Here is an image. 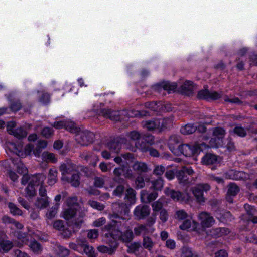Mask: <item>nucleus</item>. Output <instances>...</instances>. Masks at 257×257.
Listing matches in <instances>:
<instances>
[{"instance_id": "46", "label": "nucleus", "mask_w": 257, "mask_h": 257, "mask_svg": "<svg viewBox=\"0 0 257 257\" xmlns=\"http://www.w3.org/2000/svg\"><path fill=\"white\" fill-rule=\"evenodd\" d=\"M156 219V213H153L152 214L151 216L149 217L146 223L145 224V226H147V228H150L149 230H151V232L153 231V229L152 228V226L154 225V224L155 223Z\"/></svg>"}, {"instance_id": "14", "label": "nucleus", "mask_w": 257, "mask_h": 257, "mask_svg": "<svg viewBox=\"0 0 257 257\" xmlns=\"http://www.w3.org/2000/svg\"><path fill=\"white\" fill-rule=\"evenodd\" d=\"M164 192L168 197H170L174 201H182L185 198L183 193L168 187L165 188Z\"/></svg>"}, {"instance_id": "26", "label": "nucleus", "mask_w": 257, "mask_h": 257, "mask_svg": "<svg viewBox=\"0 0 257 257\" xmlns=\"http://www.w3.org/2000/svg\"><path fill=\"white\" fill-rule=\"evenodd\" d=\"M55 250L59 257H67L70 253L69 249L60 245H56Z\"/></svg>"}, {"instance_id": "17", "label": "nucleus", "mask_w": 257, "mask_h": 257, "mask_svg": "<svg viewBox=\"0 0 257 257\" xmlns=\"http://www.w3.org/2000/svg\"><path fill=\"white\" fill-rule=\"evenodd\" d=\"M125 196L124 198L125 204L124 206H125L126 204L131 205L134 204L136 201V191L132 188H127L125 191Z\"/></svg>"}, {"instance_id": "33", "label": "nucleus", "mask_w": 257, "mask_h": 257, "mask_svg": "<svg viewBox=\"0 0 257 257\" xmlns=\"http://www.w3.org/2000/svg\"><path fill=\"white\" fill-rule=\"evenodd\" d=\"M108 148L112 151L118 153L121 149V145L116 138L108 144Z\"/></svg>"}, {"instance_id": "19", "label": "nucleus", "mask_w": 257, "mask_h": 257, "mask_svg": "<svg viewBox=\"0 0 257 257\" xmlns=\"http://www.w3.org/2000/svg\"><path fill=\"white\" fill-rule=\"evenodd\" d=\"M46 178L45 175L42 173L36 174L31 176V181L29 182L34 186L43 185L45 180Z\"/></svg>"}, {"instance_id": "41", "label": "nucleus", "mask_w": 257, "mask_h": 257, "mask_svg": "<svg viewBox=\"0 0 257 257\" xmlns=\"http://www.w3.org/2000/svg\"><path fill=\"white\" fill-rule=\"evenodd\" d=\"M29 247L31 250L36 254H40L42 250V247L41 244L36 241L31 242L29 245Z\"/></svg>"}, {"instance_id": "56", "label": "nucleus", "mask_w": 257, "mask_h": 257, "mask_svg": "<svg viewBox=\"0 0 257 257\" xmlns=\"http://www.w3.org/2000/svg\"><path fill=\"white\" fill-rule=\"evenodd\" d=\"M8 206L10 209L11 212L14 215H20L22 214V211L18 208L14 203H9L8 204Z\"/></svg>"}, {"instance_id": "45", "label": "nucleus", "mask_w": 257, "mask_h": 257, "mask_svg": "<svg viewBox=\"0 0 257 257\" xmlns=\"http://www.w3.org/2000/svg\"><path fill=\"white\" fill-rule=\"evenodd\" d=\"M77 197H69L66 201L67 205L69 208L77 209L79 207V204L77 202Z\"/></svg>"}, {"instance_id": "42", "label": "nucleus", "mask_w": 257, "mask_h": 257, "mask_svg": "<svg viewBox=\"0 0 257 257\" xmlns=\"http://www.w3.org/2000/svg\"><path fill=\"white\" fill-rule=\"evenodd\" d=\"M126 136L130 141H135V142L139 141L141 138V134L137 131L128 132Z\"/></svg>"}, {"instance_id": "15", "label": "nucleus", "mask_w": 257, "mask_h": 257, "mask_svg": "<svg viewBox=\"0 0 257 257\" xmlns=\"http://www.w3.org/2000/svg\"><path fill=\"white\" fill-rule=\"evenodd\" d=\"M100 113L106 118H108L111 120L119 121L120 116L119 111L112 110L109 109H102L100 110Z\"/></svg>"}, {"instance_id": "3", "label": "nucleus", "mask_w": 257, "mask_h": 257, "mask_svg": "<svg viewBox=\"0 0 257 257\" xmlns=\"http://www.w3.org/2000/svg\"><path fill=\"white\" fill-rule=\"evenodd\" d=\"M211 187L208 183L198 184L191 188V191L197 201L200 203L205 201L204 193L210 190Z\"/></svg>"}, {"instance_id": "64", "label": "nucleus", "mask_w": 257, "mask_h": 257, "mask_svg": "<svg viewBox=\"0 0 257 257\" xmlns=\"http://www.w3.org/2000/svg\"><path fill=\"white\" fill-rule=\"evenodd\" d=\"M246 129L253 134H257V120L252 121Z\"/></svg>"}, {"instance_id": "6", "label": "nucleus", "mask_w": 257, "mask_h": 257, "mask_svg": "<svg viewBox=\"0 0 257 257\" xmlns=\"http://www.w3.org/2000/svg\"><path fill=\"white\" fill-rule=\"evenodd\" d=\"M94 139L93 133L88 131H79L76 135V141L82 146H87L92 143Z\"/></svg>"}, {"instance_id": "5", "label": "nucleus", "mask_w": 257, "mask_h": 257, "mask_svg": "<svg viewBox=\"0 0 257 257\" xmlns=\"http://www.w3.org/2000/svg\"><path fill=\"white\" fill-rule=\"evenodd\" d=\"M154 137L152 135H148L135 142L133 147H131V151L136 152L137 149L141 150L143 152H147L149 146L154 143Z\"/></svg>"}, {"instance_id": "9", "label": "nucleus", "mask_w": 257, "mask_h": 257, "mask_svg": "<svg viewBox=\"0 0 257 257\" xmlns=\"http://www.w3.org/2000/svg\"><path fill=\"white\" fill-rule=\"evenodd\" d=\"M225 177L229 179L245 181L249 179V175L243 171L229 170L225 173Z\"/></svg>"}, {"instance_id": "63", "label": "nucleus", "mask_w": 257, "mask_h": 257, "mask_svg": "<svg viewBox=\"0 0 257 257\" xmlns=\"http://www.w3.org/2000/svg\"><path fill=\"white\" fill-rule=\"evenodd\" d=\"M194 253L189 248L183 247L182 251L181 257H193Z\"/></svg>"}, {"instance_id": "28", "label": "nucleus", "mask_w": 257, "mask_h": 257, "mask_svg": "<svg viewBox=\"0 0 257 257\" xmlns=\"http://www.w3.org/2000/svg\"><path fill=\"white\" fill-rule=\"evenodd\" d=\"M48 197H38L35 203V205L38 208L44 209L49 206V201Z\"/></svg>"}, {"instance_id": "58", "label": "nucleus", "mask_w": 257, "mask_h": 257, "mask_svg": "<svg viewBox=\"0 0 257 257\" xmlns=\"http://www.w3.org/2000/svg\"><path fill=\"white\" fill-rule=\"evenodd\" d=\"M245 240L247 242L257 243V236L253 232L248 233L245 236Z\"/></svg>"}, {"instance_id": "54", "label": "nucleus", "mask_w": 257, "mask_h": 257, "mask_svg": "<svg viewBox=\"0 0 257 257\" xmlns=\"http://www.w3.org/2000/svg\"><path fill=\"white\" fill-rule=\"evenodd\" d=\"M25 191L27 195L30 197H34L36 195V191L35 186L29 183L28 186L26 188Z\"/></svg>"}, {"instance_id": "47", "label": "nucleus", "mask_w": 257, "mask_h": 257, "mask_svg": "<svg viewBox=\"0 0 257 257\" xmlns=\"http://www.w3.org/2000/svg\"><path fill=\"white\" fill-rule=\"evenodd\" d=\"M172 125V121L169 118L160 119L159 131L169 128Z\"/></svg>"}, {"instance_id": "62", "label": "nucleus", "mask_w": 257, "mask_h": 257, "mask_svg": "<svg viewBox=\"0 0 257 257\" xmlns=\"http://www.w3.org/2000/svg\"><path fill=\"white\" fill-rule=\"evenodd\" d=\"M192 220L190 219H185L182 224L180 225L179 228L181 230H187L190 228L192 225Z\"/></svg>"}, {"instance_id": "11", "label": "nucleus", "mask_w": 257, "mask_h": 257, "mask_svg": "<svg viewBox=\"0 0 257 257\" xmlns=\"http://www.w3.org/2000/svg\"><path fill=\"white\" fill-rule=\"evenodd\" d=\"M181 143V139L177 135L171 136L168 140V146L171 152L176 155H178V149Z\"/></svg>"}, {"instance_id": "35", "label": "nucleus", "mask_w": 257, "mask_h": 257, "mask_svg": "<svg viewBox=\"0 0 257 257\" xmlns=\"http://www.w3.org/2000/svg\"><path fill=\"white\" fill-rule=\"evenodd\" d=\"M143 246L145 248L150 251L153 248L155 242L148 236H144L143 240Z\"/></svg>"}, {"instance_id": "36", "label": "nucleus", "mask_w": 257, "mask_h": 257, "mask_svg": "<svg viewBox=\"0 0 257 257\" xmlns=\"http://www.w3.org/2000/svg\"><path fill=\"white\" fill-rule=\"evenodd\" d=\"M227 194L235 196L239 191V187L234 183H229L228 186Z\"/></svg>"}, {"instance_id": "4", "label": "nucleus", "mask_w": 257, "mask_h": 257, "mask_svg": "<svg viewBox=\"0 0 257 257\" xmlns=\"http://www.w3.org/2000/svg\"><path fill=\"white\" fill-rule=\"evenodd\" d=\"M76 170V166L71 160H65L59 166V170L61 173V180L64 181H69L68 174L72 173Z\"/></svg>"}, {"instance_id": "23", "label": "nucleus", "mask_w": 257, "mask_h": 257, "mask_svg": "<svg viewBox=\"0 0 257 257\" xmlns=\"http://www.w3.org/2000/svg\"><path fill=\"white\" fill-rule=\"evenodd\" d=\"M160 119H154L143 122V126L148 131H153L155 129L159 130Z\"/></svg>"}, {"instance_id": "7", "label": "nucleus", "mask_w": 257, "mask_h": 257, "mask_svg": "<svg viewBox=\"0 0 257 257\" xmlns=\"http://www.w3.org/2000/svg\"><path fill=\"white\" fill-rule=\"evenodd\" d=\"M193 173L191 168L183 167L181 170L176 171L175 175L180 184H187L190 182L189 176Z\"/></svg>"}, {"instance_id": "60", "label": "nucleus", "mask_w": 257, "mask_h": 257, "mask_svg": "<svg viewBox=\"0 0 257 257\" xmlns=\"http://www.w3.org/2000/svg\"><path fill=\"white\" fill-rule=\"evenodd\" d=\"M41 134L46 138H50L53 135V130L49 127H45L42 130Z\"/></svg>"}, {"instance_id": "1", "label": "nucleus", "mask_w": 257, "mask_h": 257, "mask_svg": "<svg viewBox=\"0 0 257 257\" xmlns=\"http://www.w3.org/2000/svg\"><path fill=\"white\" fill-rule=\"evenodd\" d=\"M76 208H69L64 211L63 217L67 220H72L70 222V225L72 226L74 229H79L81 224L83 223V217L85 216L84 210L79 211L77 214Z\"/></svg>"}, {"instance_id": "13", "label": "nucleus", "mask_w": 257, "mask_h": 257, "mask_svg": "<svg viewBox=\"0 0 257 257\" xmlns=\"http://www.w3.org/2000/svg\"><path fill=\"white\" fill-rule=\"evenodd\" d=\"M158 194L156 192H150L146 190H143L140 193V199L142 202L149 203L156 200Z\"/></svg>"}, {"instance_id": "31", "label": "nucleus", "mask_w": 257, "mask_h": 257, "mask_svg": "<svg viewBox=\"0 0 257 257\" xmlns=\"http://www.w3.org/2000/svg\"><path fill=\"white\" fill-rule=\"evenodd\" d=\"M42 156L43 160L48 162H50L54 163L57 161L55 155L53 153L45 151L42 153Z\"/></svg>"}, {"instance_id": "16", "label": "nucleus", "mask_w": 257, "mask_h": 257, "mask_svg": "<svg viewBox=\"0 0 257 257\" xmlns=\"http://www.w3.org/2000/svg\"><path fill=\"white\" fill-rule=\"evenodd\" d=\"M6 235L3 233H0V249L5 252H7L13 247L12 241L6 239Z\"/></svg>"}, {"instance_id": "40", "label": "nucleus", "mask_w": 257, "mask_h": 257, "mask_svg": "<svg viewBox=\"0 0 257 257\" xmlns=\"http://www.w3.org/2000/svg\"><path fill=\"white\" fill-rule=\"evenodd\" d=\"M134 231L135 235L139 236L141 234L149 233V228H147V226H145L144 225H140L134 228Z\"/></svg>"}, {"instance_id": "24", "label": "nucleus", "mask_w": 257, "mask_h": 257, "mask_svg": "<svg viewBox=\"0 0 257 257\" xmlns=\"http://www.w3.org/2000/svg\"><path fill=\"white\" fill-rule=\"evenodd\" d=\"M217 156L211 153H207L202 158V162L203 164H213L217 162Z\"/></svg>"}, {"instance_id": "21", "label": "nucleus", "mask_w": 257, "mask_h": 257, "mask_svg": "<svg viewBox=\"0 0 257 257\" xmlns=\"http://www.w3.org/2000/svg\"><path fill=\"white\" fill-rule=\"evenodd\" d=\"M121 235V231L115 228L111 232L106 233L104 237L107 240L117 242L118 240H120Z\"/></svg>"}, {"instance_id": "48", "label": "nucleus", "mask_w": 257, "mask_h": 257, "mask_svg": "<svg viewBox=\"0 0 257 257\" xmlns=\"http://www.w3.org/2000/svg\"><path fill=\"white\" fill-rule=\"evenodd\" d=\"M64 128L72 133H76L77 132V128L76 124L71 121L65 120V124Z\"/></svg>"}, {"instance_id": "10", "label": "nucleus", "mask_w": 257, "mask_h": 257, "mask_svg": "<svg viewBox=\"0 0 257 257\" xmlns=\"http://www.w3.org/2000/svg\"><path fill=\"white\" fill-rule=\"evenodd\" d=\"M133 213L136 220L144 219L150 214V209L146 205H140L135 208Z\"/></svg>"}, {"instance_id": "2", "label": "nucleus", "mask_w": 257, "mask_h": 257, "mask_svg": "<svg viewBox=\"0 0 257 257\" xmlns=\"http://www.w3.org/2000/svg\"><path fill=\"white\" fill-rule=\"evenodd\" d=\"M207 148H208V146L204 143H195L192 146L188 144H181L178 149V155L183 154L185 156L190 157L199 154Z\"/></svg>"}, {"instance_id": "30", "label": "nucleus", "mask_w": 257, "mask_h": 257, "mask_svg": "<svg viewBox=\"0 0 257 257\" xmlns=\"http://www.w3.org/2000/svg\"><path fill=\"white\" fill-rule=\"evenodd\" d=\"M159 86L161 89L167 91L168 93H170L171 91H175L177 87L175 83H171L169 82H162Z\"/></svg>"}, {"instance_id": "52", "label": "nucleus", "mask_w": 257, "mask_h": 257, "mask_svg": "<svg viewBox=\"0 0 257 257\" xmlns=\"http://www.w3.org/2000/svg\"><path fill=\"white\" fill-rule=\"evenodd\" d=\"M225 134V131L220 127H217L214 128L213 135L214 136L217 137L218 139H222L224 137Z\"/></svg>"}, {"instance_id": "57", "label": "nucleus", "mask_w": 257, "mask_h": 257, "mask_svg": "<svg viewBox=\"0 0 257 257\" xmlns=\"http://www.w3.org/2000/svg\"><path fill=\"white\" fill-rule=\"evenodd\" d=\"M187 216V214L183 210H178L175 214V218L178 220H184Z\"/></svg>"}, {"instance_id": "34", "label": "nucleus", "mask_w": 257, "mask_h": 257, "mask_svg": "<svg viewBox=\"0 0 257 257\" xmlns=\"http://www.w3.org/2000/svg\"><path fill=\"white\" fill-rule=\"evenodd\" d=\"M12 135L20 139L25 138L27 135V132L23 127L20 126L16 128Z\"/></svg>"}, {"instance_id": "50", "label": "nucleus", "mask_w": 257, "mask_h": 257, "mask_svg": "<svg viewBox=\"0 0 257 257\" xmlns=\"http://www.w3.org/2000/svg\"><path fill=\"white\" fill-rule=\"evenodd\" d=\"M83 249V252L85 253L88 257H96L95 251L92 246L87 244L86 246H85Z\"/></svg>"}, {"instance_id": "25", "label": "nucleus", "mask_w": 257, "mask_h": 257, "mask_svg": "<svg viewBox=\"0 0 257 257\" xmlns=\"http://www.w3.org/2000/svg\"><path fill=\"white\" fill-rule=\"evenodd\" d=\"M134 235L131 229H127L123 232H121L120 240L124 243H130L133 240Z\"/></svg>"}, {"instance_id": "55", "label": "nucleus", "mask_w": 257, "mask_h": 257, "mask_svg": "<svg viewBox=\"0 0 257 257\" xmlns=\"http://www.w3.org/2000/svg\"><path fill=\"white\" fill-rule=\"evenodd\" d=\"M165 171V168L162 165H155L153 171L154 174L157 176H161Z\"/></svg>"}, {"instance_id": "22", "label": "nucleus", "mask_w": 257, "mask_h": 257, "mask_svg": "<svg viewBox=\"0 0 257 257\" xmlns=\"http://www.w3.org/2000/svg\"><path fill=\"white\" fill-rule=\"evenodd\" d=\"M194 89L192 82L186 81L181 86V91L183 94L187 96L192 95Z\"/></svg>"}, {"instance_id": "32", "label": "nucleus", "mask_w": 257, "mask_h": 257, "mask_svg": "<svg viewBox=\"0 0 257 257\" xmlns=\"http://www.w3.org/2000/svg\"><path fill=\"white\" fill-rule=\"evenodd\" d=\"M58 172L56 169H50L48 175V183L50 185H54L57 181Z\"/></svg>"}, {"instance_id": "12", "label": "nucleus", "mask_w": 257, "mask_h": 257, "mask_svg": "<svg viewBox=\"0 0 257 257\" xmlns=\"http://www.w3.org/2000/svg\"><path fill=\"white\" fill-rule=\"evenodd\" d=\"M200 224L203 228H208L214 223V219L210 214L205 211L201 212L198 215Z\"/></svg>"}, {"instance_id": "20", "label": "nucleus", "mask_w": 257, "mask_h": 257, "mask_svg": "<svg viewBox=\"0 0 257 257\" xmlns=\"http://www.w3.org/2000/svg\"><path fill=\"white\" fill-rule=\"evenodd\" d=\"M80 157L93 167L95 166L97 162L99 160L98 157L93 153H82L80 155Z\"/></svg>"}, {"instance_id": "39", "label": "nucleus", "mask_w": 257, "mask_h": 257, "mask_svg": "<svg viewBox=\"0 0 257 257\" xmlns=\"http://www.w3.org/2000/svg\"><path fill=\"white\" fill-rule=\"evenodd\" d=\"M118 143L121 145V147L123 145L124 147L131 151V147H133L130 143V140L124 137H119L116 138Z\"/></svg>"}, {"instance_id": "51", "label": "nucleus", "mask_w": 257, "mask_h": 257, "mask_svg": "<svg viewBox=\"0 0 257 257\" xmlns=\"http://www.w3.org/2000/svg\"><path fill=\"white\" fill-rule=\"evenodd\" d=\"M232 132L240 137H244L247 134L245 130L241 126H235L232 130Z\"/></svg>"}, {"instance_id": "27", "label": "nucleus", "mask_w": 257, "mask_h": 257, "mask_svg": "<svg viewBox=\"0 0 257 257\" xmlns=\"http://www.w3.org/2000/svg\"><path fill=\"white\" fill-rule=\"evenodd\" d=\"M227 232V230L225 228H212L209 231L208 233L212 237H217L226 234Z\"/></svg>"}, {"instance_id": "38", "label": "nucleus", "mask_w": 257, "mask_h": 257, "mask_svg": "<svg viewBox=\"0 0 257 257\" xmlns=\"http://www.w3.org/2000/svg\"><path fill=\"white\" fill-rule=\"evenodd\" d=\"M124 186L123 184H118L113 190L112 194L116 197H121L124 195Z\"/></svg>"}, {"instance_id": "29", "label": "nucleus", "mask_w": 257, "mask_h": 257, "mask_svg": "<svg viewBox=\"0 0 257 257\" xmlns=\"http://www.w3.org/2000/svg\"><path fill=\"white\" fill-rule=\"evenodd\" d=\"M196 130V126L193 124H187L180 129V132L184 135H189L193 133Z\"/></svg>"}, {"instance_id": "44", "label": "nucleus", "mask_w": 257, "mask_h": 257, "mask_svg": "<svg viewBox=\"0 0 257 257\" xmlns=\"http://www.w3.org/2000/svg\"><path fill=\"white\" fill-rule=\"evenodd\" d=\"M128 115L131 117H142L148 115L149 113L146 110H132L128 112Z\"/></svg>"}, {"instance_id": "49", "label": "nucleus", "mask_w": 257, "mask_h": 257, "mask_svg": "<svg viewBox=\"0 0 257 257\" xmlns=\"http://www.w3.org/2000/svg\"><path fill=\"white\" fill-rule=\"evenodd\" d=\"M59 206V204L58 203H56L54 206L52 207L48 211V212L46 214V217L48 219H51L55 217L57 214Z\"/></svg>"}, {"instance_id": "53", "label": "nucleus", "mask_w": 257, "mask_h": 257, "mask_svg": "<svg viewBox=\"0 0 257 257\" xmlns=\"http://www.w3.org/2000/svg\"><path fill=\"white\" fill-rule=\"evenodd\" d=\"M141 247V244L139 242H135L128 246L127 252L130 253H133L138 251Z\"/></svg>"}, {"instance_id": "61", "label": "nucleus", "mask_w": 257, "mask_h": 257, "mask_svg": "<svg viewBox=\"0 0 257 257\" xmlns=\"http://www.w3.org/2000/svg\"><path fill=\"white\" fill-rule=\"evenodd\" d=\"M18 239L20 240L24 243H27L29 240V236L25 233L19 231L17 235Z\"/></svg>"}, {"instance_id": "43", "label": "nucleus", "mask_w": 257, "mask_h": 257, "mask_svg": "<svg viewBox=\"0 0 257 257\" xmlns=\"http://www.w3.org/2000/svg\"><path fill=\"white\" fill-rule=\"evenodd\" d=\"M68 182H70L72 186L78 187L80 184L79 173L78 172L73 173L71 178H69V181Z\"/></svg>"}, {"instance_id": "37", "label": "nucleus", "mask_w": 257, "mask_h": 257, "mask_svg": "<svg viewBox=\"0 0 257 257\" xmlns=\"http://www.w3.org/2000/svg\"><path fill=\"white\" fill-rule=\"evenodd\" d=\"M152 187L155 190H161L163 187L164 180L162 177H158L157 179L151 181Z\"/></svg>"}, {"instance_id": "59", "label": "nucleus", "mask_w": 257, "mask_h": 257, "mask_svg": "<svg viewBox=\"0 0 257 257\" xmlns=\"http://www.w3.org/2000/svg\"><path fill=\"white\" fill-rule=\"evenodd\" d=\"M197 98L205 100L209 99V91L206 89L199 91L197 94Z\"/></svg>"}, {"instance_id": "18", "label": "nucleus", "mask_w": 257, "mask_h": 257, "mask_svg": "<svg viewBox=\"0 0 257 257\" xmlns=\"http://www.w3.org/2000/svg\"><path fill=\"white\" fill-rule=\"evenodd\" d=\"M132 167L133 170L139 175L147 173L149 170L147 165L142 162L136 161L134 162Z\"/></svg>"}, {"instance_id": "8", "label": "nucleus", "mask_w": 257, "mask_h": 257, "mask_svg": "<svg viewBox=\"0 0 257 257\" xmlns=\"http://www.w3.org/2000/svg\"><path fill=\"white\" fill-rule=\"evenodd\" d=\"M105 242L108 246L100 245L98 246L97 250L98 251L102 253H107L109 255L115 254L119 245L118 242L111 241L106 239H105Z\"/></svg>"}]
</instances>
